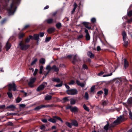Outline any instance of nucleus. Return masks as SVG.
<instances>
[{
  "label": "nucleus",
  "mask_w": 132,
  "mask_h": 132,
  "mask_svg": "<svg viewBox=\"0 0 132 132\" xmlns=\"http://www.w3.org/2000/svg\"><path fill=\"white\" fill-rule=\"evenodd\" d=\"M20 0H13L11 4L10 8L8 10L9 15H13L16 9V6L18 4Z\"/></svg>",
  "instance_id": "nucleus-1"
},
{
  "label": "nucleus",
  "mask_w": 132,
  "mask_h": 132,
  "mask_svg": "<svg viewBox=\"0 0 132 132\" xmlns=\"http://www.w3.org/2000/svg\"><path fill=\"white\" fill-rule=\"evenodd\" d=\"M19 46L21 50L25 51L29 47L30 45L24 42H21L19 43Z\"/></svg>",
  "instance_id": "nucleus-2"
},
{
  "label": "nucleus",
  "mask_w": 132,
  "mask_h": 132,
  "mask_svg": "<svg viewBox=\"0 0 132 132\" xmlns=\"http://www.w3.org/2000/svg\"><path fill=\"white\" fill-rule=\"evenodd\" d=\"M124 117L123 116H120L117 118L116 120L113 122V124L114 125H117L124 121Z\"/></svg>",
  "instance_id": "nucleus-3"
},
{
  "label": "nucleus",
  "mask_w": 132,
  "mask_h": 132,
  "mask_svg": "<svg viewBox=\"0 0 132 132\" xmlns=\"http://www.w3.org/2000/svg\"><path fill=\"white\" fill-rule=\"evenodd\" d=\"M66 92L68 95H73L76 94L77 91L76 89H71L67 90Z\"/></svg>",
  "instance_id": "nucleus-4"
},
{
  "label": "nucleus",
  "mask_w": 132,
  "mask_h": 132,
  "mask_svg": "<svg viewBox=\"0 0 132 132\" xmlns=\"http://www.w3.org/2000/svg\"><path fill=\"white\" fill-rule=\"evenodd\" d=\"M9 87V90L10 91L12 89L13 90L15 91L16 90V86L14 82H13L12 84H10L8 85Z\"/></svg>",
  "instance_id": "nucleus-5"
},
{
  "label": "nucleus",
  "mask_w": 132,
  "mask_h": 132,
  "mask_svg": "<svg viewBox=\"0 0 132 132\" xmlns=\"http://www.w3.org/2000/svg\"><path fill=\"white\" fill-rule=\"evenodd\" d=\"M47 85V83L46 82H44L42 84L40 85L37 88V91H39L43 89L45 87V86H46Z\"/></svg>",
  "instance_id": "nucleus-6"
},
{
  "label": "nucleus",
  "mask_w": 132,
  "mask_h": 132,
  "mask_svg": "<svg viewBox=\"0 0 132 132\" xmlns=\"http://www.w3.org/2000/svg\"><path fill=\"white\" fill-rule=\"evenodd\" d=\"M30 82L28 83V84L30 86L32 87H33V84L35 82L36 79L35 78L31 77L30 78Z\"/></svg>",
  "instance_id": "nucleus-7"
},
{
  "label": "nucleus",
  "mask_w": 132,
  "mask_h": 132,
  "mask_svg": "<svg viewBox=\"0 0 132 132\" xmlns=\"http://www.w3.org/2000/svg\"><path fill=\"white\" fill-rule=\"evenodd\" d=\"M85 32L86 33V35H85L86 40L87 41H88L90 39V36L88 33V30L85 29Z\"/></svg>",
  "instance_id": "nucleus-8"
},
{
  "label": "nucleus",
  "mask_w": 132,
  "mask_h": 132,
  "mask_svg": "<svg viewBox=\"0 0 132 132\" xmlns=\"http://www.w3.org/2000/svg\"><path fill=\"white\" fill-rule=\"evenodd\" d=\"M78 110V108L77 107L75 106L72 107L71 111L72 112L76 113L77 112Z\"/></svg>",
  "instance_id": "nucleus-9"
},
{
  "label": "nucleus",
  "mask_w": 132,
  "mask_h": 132,
  "mask_svg": "<svg viewBox=\"0 0 132 132\" xmlns=\"http://www.w3.org/2000/svg\"><path fill=\"white\" fill-rule=\"evenodd\" d=\"M76 82L78 85L82 87H83L85 85V84L82 83H81L78 80H76Z\"/></svg>",
  "instance_id": "nucleus-10"
},
{
  "label": "nucleus",
  "mask_w": 132,
  "mask_h": 132,
  "mask_svg": "<svg viewBox=\"0 0 132 132\" xmlns=\"http://www.w3.org/2000/svg\"><path fill=\"white\" fill-rule=\"evenodd\" d=\"M55 29L54 28H51L48 29L47 31L49 34H51L54 32Z\"/></svg>",
  "instance_id": "nucleus-11"
},
{
  "label": "nucleus",
  "mask_w": 132,
  "mask_h": 132,
  "mask_svg": "<svg viewBox=\"0 0 132 132\" xmlns=\"http://www.w3.org/2000/svg\"><path fill=\"white\" fill-rule=\"evenodd\" d=\"M122 35L123 36V41H125L126 39L127 38V35L126 32L123 31L122 33Z\"/></svg>",
  "instance_id": "nucleus-12"
},
{
  "label": "nucleus",
  "mask_w": 132,
  "mask_h": 132,
  "mask_svg": "<svg viewBox=\"0 0 132 132\" xmlns=\"http://www.w3.org/2000/svg\"><path fill=\"white\" fill-rule=\"evenodd\" d=\"M83 24L85 27L88 29H90L91 28L90 26H89V23L84 22L83 23Z\"/></svg>",
  "instance_id": "nucleus-13"
},
{
  "label": "nucleus",
  "mask_w": 132,
  "mask_h": 132,
  "mask_svg": "<svg viewBox=\"0 0 132 132\" xmlns=\"http://www.w3.org/2000/svg\"><path fill=\"white\" fill-rule=\"evenodd\" d=\"M34 39L38 41L39 39V35L38 34H35L34 35Z\"/></svg>",
  "instance_id": "nucleus-14"
},
{
  "label": "nucleus",
  "mask_w": 132,
  "mask_h": 132,
  "mask_svg": "<svg viewBox=\"0 0 132 132\" xmlns=\"http://www.w3.org/2000/svg\"><path fill=\"white\" fill-rule=\"evenodd\" d=\"M52 69L55 72H57L59 70V68L55 65H53L52 68Z\"/></svg>",
  "instance_id": "nucleus-15"
},
{
  "label": "nucleus",
  "mask_w": 132,
  "mask_h": 132,
  "mask_svg": "<svg viewBox=\"0 0 132 132\" xmlns=\"http://www.w3.org/2000/svg\"><path fill=\"white\" fill-rule=\"evenodd\" d=\"M128 62L125 59H124V67L125 68H126L128 66Z\"/></svg>",
  "instance_id": "nucleus-16"
},
{
  "label": "nucleus",
  "mask_w": 132,
  "mask_h": 132,
  "mask_svg": "<svg viewBox=\"0 0 132 132\" xmlns=\"http://www.w3.org/2000/svg\"><path fill=\"white\" fill-rule=\"evenodd\" d=\"M127 102L129 105L132 106V97L128 99Z\"/></svg>",
  "instance_id": "nucleus-17"
},
{
  "label": "nucleus",
  "mask_w": 132,
  "mask_h": 132,
  "mask_svg": "<svg viewBox=\"0 0 132 132\" xmlns=\"http://www.w3.org/2000/svg\"><path fill=\"white\" fill-rule=\"evenodd\" d=\"M52 80L54 82L57 83L60 82L61 81L60 79L58 78H53L52 79Z\"/></svg>",
  "instance_id": "nucleus-18"
},
{
  "label": "nucleus",
  "mask_w": 132,
  "mask_h": 132,
  "mask_svg": "<svg viewBox=\"0 0 132 132\" xmlns=\"http://www.w3.org/2000/svg\"><path fill=\"white\" fill-rule=\"evenodd\" d=\"M45 21L47 22V23L48 24H51L52 23L53 21V20L52 18H50L46 20Z\"/></svg>",
  "instance_id": "nucleus-19"
},
{
  "label": "nucleus",
  "mask_w": 132,
  "mask_h": 132,
  "mask_svg": "<svg viewBox=\"0 0 132 132\" xmlns=\"http://www.w3.org/2000/svg\"><path fill=\"white\" fill-rule=\"evenodd\" d=\"M74 8L71 12V14H72L75 12V10L77 7V4L75 2L73 5Z\"/></svg>",
  "instance_id": "nucleus-20"
},
{
  "label": "nucleus",
  "mask_w": 132,
  "mask_h": 132,
  "mask_svg": "<svg viewBox=\"0 0 132 132\" xmlns=\"http://www.w3.org/2000/svg\"><path fill=\"white\" fill-rule=\"evenodd\" d=\"M72 123L73 125L75 126H77L78 124L77 121L75 120H73L72 121Z\"/></svg>",
  "instance_id": "nucleus-21"
},
{
  "label": "nucleus",
  "mask_w": 132,
  "mask_h": 132,
  "mask_svg": "<svg viewBox=\"0 0 132 132\" xmlns=\"http://www.w3.org/2000/svg\"><path fill=\"white\" fill-rule=\"evenodd\" d=\"M70 103L71 105H74L76 103V100L74 98H71L70 100Z\"/></svg>",
  "instance_id": "nucleus-22"
},
{
  "label": "nucleus",
  "mask_w": 132,
  "mask_h": 132,
  "mask_svg": "<svg viewBox=\"0 0 132 132\" xmlns=\"http://www.w3.org/2000/svg\"><path fill=\"white\" fill-rule=\"evenodd\" d=\"M52 97L51 96L48 95H46L45 98V100H50L52 98Z\"/></svg>",
  "instance_id": "nucleus-23"
},
{
  "label": "nucleus",
  "mask_w": 132,
  "mask_h": 132,
  "mask_svg": "<svg viewBox=\"0 0 132 132\" xmlns=\"http://www.w3.org/2000/svg\"><path fill=\"white\" fill-rule=\"evenodd\" d=\"M87 55L91 58H93L94 57V54L90 51L88 52L87 53Z\"/></svg>",
  "instance_id": "nucleus-24"
},
{
  "label": "nucleus",
  "mask_w": 132,
  "mask_h": 132,
  "mask_svg": "<svg viewBox=\"0 0 132 132\" xmlns=\"http://www.w3.org/2000/svg\"><path fill=\"white\" fill-rule=\"evenodd\" d=\"M11 46V45L8 42H7L6 45V48L7 49V51L10 48Z\"/></svg>",
  "instance_id": "nucleus-25"
},
{
  "label": "nucleus",
  "mask_w": 132,
  "mask_h": 132,
  "mask_svg": "<svg viewBox=\"0 0 132 132\" xmlns=\"http://www.w3.org/2000/svg\"><path fill=\"white\" fill-rule=\"evenodd\" d=\"M45 59L44 58H42L39 60L40 63L43 64H44L45 63Z\"/></svg>",
  "instance_id": "nucleus-26"
},
{
  "label": "nucleus",
  "mask_w": 132,
  "mask_h": 132,
  "mask_svg": "<svg viewBox=\"0 0 132 132\" xmlns=\"http://www.w3.org/2000/svg\"><path fill=\"white\" fill-rule=\"evenodd\" d=\"M83 108L86 111L89 112V108L87 107L85 104L83 105Z\"/></svg>",
  "instance_id": "nucleus-27"
},
{
  "label": "nucleus",
  "mask_w": 132,
  "mask_h": 132,
  "mask_svg": "<svg viewBox=\"0 0 132 132\" xmlns=\"http://www.w3.org/2000/svg\"><path fill=\"white\" fill-rule=\"evenodd\" d=\"M51 69H52V68L50 65H48L47 66L46 68V69L48 71V72L47 73L46 75L48 73Z\"/></svg>",
  "instance_id": "nucleus-28"
},
{
  "label": "nucleus",
  "mask_w": 132,
  "mask_h": 132,
  "mask_svg": "<svg viewBox=\"0 0 132 132\" xmlns=\"http://www.w3.org/2000/svg\"><path fill=\"white\" fill-rule=\"evenodd\" d=\"M22 100V98L19 97H18L17 98L15 99L16 102V103H19Z\"/></svg>",
  "instance_id": "nucleus-29"
},
{
  "label": "nucleus",
  "mask_w": 132,
  "mask_h": 132,
  "mask_svg": "<svg viewBox=\"0 0 132 132\" xmlns=\"http://www.w3.org/2000/svg\"><path fill=\"white\" fill-rule=\"evenodd\" d=\"M41 107H41V105H39V106H37L36 107V108H35L34 109V110H35L37 111H38L40 109L42 108Z\"/></svg>",
  "instance_id": "nucleus-30"
},
{
  "label": "nucleus",
  "mask_w": 132,
  "mask_h": 132,
  "mask_svg": "<svg viewBox=\"0 0 132 132\" xmlns=\"http://www.w3.org/2000/svg\"><path fill=\"white\" fill-rule=\"evenodd\" d=\"M48 121L53 123H55L56 122V120H55L51 118L49 119Z\"/></svg>",
  "instance_id": "nucleus-31"
},
{
  "label": "nucleus",
  "mask_w": 132,
  "mask_h": 132,
  "mask_svg": "<svg viewBox=\"0 0 132 132\" xmlns=\"http://www.w3.org/2000/svg\"><path fill=\"white\" fill-rule=\"evenodd\" d=\"M85 98L87 100H88L89 98L88 94L86 92L85 93L84 96Z\"/></svg>",
  "instance_id": "nucleus-32"
},
{
  "label": "nucleus",
  "mask_w": 132,
  "mask_h": 132,
  "mask_svg": "<svg viewBox=\"0 0 132 132\" xmlns=\"http://www.w3.org/2000/svg\"><path fill=\"white\" fill-rule=\"evenodd\" d=\"M53 118L56 119H58L62 123H63V121L61 119V118H60V117L56 116H54L53 117Z\"/></svg>",
  "instance_id": "nucleus-33"
},
{
  "label": "nucleus",
  "mask_w": 132,
  "mask_h": 132,
  "mask_svg": "<svg viewBox=\"0 0 132 132\" xmlns=\"http://www.w3.org/2000/svg\"><path fill=\"white\" fill-rule=\"evenodd\" d=\"M65 124L67 126H68V127L70 128H72V125L70 123L68 122H66L65 123Z\"/></svg>",
  "instance_id": "nucleus-34"
},
{
  "label": "nucleus",
  "mask_w": 132,
  "mask_h": 132,
  "mask_svg": "<svg viewBox=\"0 0 132 132\" xmlns=\"http://www.w3.org/2000/svg\"><path fill=\"white\" fill-rule=\"evenodd\" d=\"M7 94L8 95L9 97L10 98H11L12 97L13 95L11 93L8 92L7 93Z\"/></svg>",
  "instance_id": "nucleus-35"
},
{
  "label": "nucleus",
  "mask_w": 132,
  "mask_h": 132,
  "mask_svg": "<svg viewBox=\"0 0 132 132\" xmlns=\"http://www.w3.org/2000/svg\"><path fill=\"white\" fill-rule=\"evenodd\" d=\"M126 39L125 41H124V44L123 45L124 46H127L128 44V41L126 40Z\"/></svg>",
  "instance_id": "nucleus-36"
},
{
  "label": "nucleus",
  "mask_w": 132,
  "mask_h": 132,
  "mask_svg": "<svg viewBox=\"0 0 132 132\" xmlns=\"http://www.w3.org/2000/svg\"><path fill=\"white\" fill-rule=\"evenodd\" d=\"M7 108L13 109L15 108V106L13 105H11L8 106Z\"/></svg>",
  "instance_id": "nucleus-37"
},
{
  "label": "nucleus",
  "mask_w": 132,
  "mask_h": 132,
  "mask_svg": "<svg viewBox=\"0 0 132 132\" xmlns=\"http://www.w3.org/2000/svg\"><path fill=\"white\" fill-rule=\"evenodd\" d=\"M56 26L57 28H59L61 26V24L60 23H58L56 24Z\"/></svg>",
  "instance_id": "nucleus-38"
},
{
  "label": "nucleus",
  "mask_w": 132,
  "mask_h": 132,
  "mask_svg": "<svg viewBox=\"0 0 132 132\" xmlns=\"http://www.w3.org/2000/svg\"><path fill=\"white\" fill-rule=\"evenodd\" d=\"M63 84L62 81H61V82L59 84L56 85H55V86L57 87H59L62 86Z\"/></svg>",
  "instance_id": "nucleus-39"
},
{
  "label": "nucleus",
  "mask_w": 132,
  "mask_h": 132,
  "mask_svg": "<svg viewBox=\"0 0 132 132\" xmlns=\"http://www.w3.org/2000/svg\"><path fill=\"white\" fill-rule=\"evenodd\" d=\"M43 68V66H40L39 71V73L40 74H42V73Z\"/></svg>",
  "instance_id": "nucleus-40"
},
{
  "label": "nucleus",
  "mask_w": 132,
  "mask_h": 132,
  "mask_svg": "<svg viewBox=\"0 0 132 132\" xmlns=\"http://www.w3.org/2000/svg\"><path fill=\"white\" fill-rule=\"evenodd\" d=\"M112 73L111 72L109 74H108L106 75H104L103 76V77H108L112 76Z\"/></svg>",
  "instance_id": "nucleus-41"
},
{
  "label": "nucleus",
  "mask_w": 132,
  "mask_h": 132,
  "mask_svg": "<svg viewBox=\"0 0 132 132\" xmlns=\"http://www.w3.org/2000/svg\"><path fill=\"white\" fill-rule=\"evenodd\" d=\"M129 114L130 118L132 120V112L130 110L129 111Z\"/></svg>",
  "instance_id": "nucleus-42"
},
{
  "label": "nucleus",
  "mask_w": 132,
  "mask_h": 132,
  "mask_svg": "<svg viewBox=\"0 0 132 132\" xmlns=\"http://www.w3.org/2000/svg\"><path fill=\"white\" fill-rule=\"evenodd\" d=\"M37 61V58L35 59L34 61L32 62L31 63V65H32L34 64H35L36 62Z\"/></svg>",
  "instance_id": "nucleus-43"
},
{
  "label": "nucleus",
  "mask_w": 132,
  "mask_h": 132,
  "mask_svg": "<svg viewBox=\"0 0 132 132\" xmlns=\"http://www.w3.org/2000/svg\"><path fill=\"white\" fill-rule=\"evenodd\" d=\"M109 126V124L108 123L104 126V129L105 130H107L108 129Z\"/></svg>",
  "instance_id": "nucleus-44"
},
{
  "label": "nucleus",
  "mask_w": 132,
  "mask_h": 132,
  "mask_svg": "<svg viewBox=\"0 0 132 132\" xmlns=\"http://www.w3.org/2000/svg\"><path fill=\"white\" fill-rule=\"evenodd\" d=\"M82 68L83 69L87 70L88 68L87 66L85 64H84L82 66Z\"/></svg>",
  "instance_id": "nucleus-45"
},
{
  "label": "nucleus",
  "mask_w": 132,
  "mask_h": 132,
  "mask_svg": "<svg viewBox=\"0 0 132 132\" xmlns=\"http://www.w3.org/2000/svg\"><path fill=\"white\" fill-rule=\"evenodd\" d=\"M51 38V37H46L45 39V42H48L50 40Z\"/></svg>",
  "instance_id": "nucleus-46"
},
{
  "label": "nucleus",
  "mask_w": 132,
  "mask_h": 132,
  "mask_svg": "<svg viewBox=\"0 0 132 132\" xmlns=\"http://www.w3.org/2000/svg\"><path fill=\"white\" fill-rule=\"evenodd\" d=\"M95 88V86H92L90 88V91L91 92H93Z\"/></svg>",
  "instance_id": "nucleus-47"
},
{
  "label": "nucleus",
  "mask_w": 132,
  "mask_h": 132,
  "mask_svg": "<svg viewBox=\"0 0 132 132\" xmlns=\"http://www.w3.org/2000/svg\"><path fill=\"white\" fill-rule=\"evenodd\" d=\"M72 107L71 106L69 105L66 106V109L67 110L69 109L71 111V109H72Z\"/></svg>",
  "instance_id": "nucleus-48"
},
{
  "label": "nucleus",
  "mask_w": 132,
  "mask_h": 132,
  "mask_svg": "<svg viewBox=\"0 0 132 132\" xmlns=\"http://www.w3.org/2000/svg\"><path fill=\"white\" fill-rule=\"evenodd\" d=\"M127 14L129 16H131L132 15V11H130L127 13Z\"/></svg>",
  "instance_id": "nucleus-49"
},
{
  "label": "nucleus",
  "mask_w": 132,
  "mask_h": 132,
  "mask_svg": "<svg viewBox=\"0 0 132 132\" xmlns=\"http://www.w3.org/2000/svg\"><path fill=\"white\" fill-rule=\"evenodd\" d=\"M104 94L106 95L108 94V90L106 89H104Z\"/></svg>",
  "instance_id": "nucleus-50"
},
{
  "label": "nucleus",
  "mask_w": 132,
  "mask_h": 132,
  "mask_svg": "<svg viewBox=\"0 0 132 132\" xmlns=\"http://www.w3.org/2000/svg\"><path fill=\"white\" fill-rule=\"evenodd\" d=\"M96 21V19L95 18H93L91 19V21L92 22L94 23Z\"/></svg>",
  "instance_id": "nucleus-51"
},
{
  "label": "nucleus",
  "mask_w": 132,
  "mask_h": 132,
  "mask_svg": "<svg viewBox=\"0 0 132 132\" xmlns=\"http://www.w3.org/2000/svg\"><path fill=\"white\" fill-rule=\"evenodd\" d=\"M108 103V102L106 101H105L103 102V105H106Z\"/></svg>",
  "instance_id": "nucleus-52"
},
{
  "label": "nucleus",
  "mask_w": 132,
  "mask_h": 132,
  "mask_svg": "<svg viewBox=\"0 0 132 132\" xmlns=\"http://www.w3.org/2000/svg\"><path fill=\"white\" fill-rule=\"evenodd\" d=\"M75 83V82L73 80H72L69 83V85H73Z\"/></svg>",
  "instance_id": "nucleus-53"
},
{
  "label": "nucleus",
  "mask_w": 132,
  "mask_h": 132,
  "mask_svg": "<svg viewBox=\"0 0 132 132\" xmlns=\"http://www.w3.org/2000/svg\"><path fill=\"white\" fill-rule=\"evenodd\" d=\"M37 71H38V69H35V71L34 72V73H33V75L34 76H35L36 75V74H37Z\"/></svg>",
  "instance_id": "nucleus-54"
},
{
  "label": "nucleus",
  "mask_w": 132,
  "mask_h": 132,
  "mask_svg": "<svg viewBox=\"0 0 132 132\" xmlns=\"http://www.w3.org/2000/svg\"><path fill=\"white\" fill-rule=\"evenodd\" d=\"M24 36V34L23 33H22L19 36V38L20 39L23 37Z\"/></svg>",
  "instance_id": "nucleus-55"
},
{
  "label": "nucleus",
  "mask_w": 132,
  "mask_h": 132,
  "mask_svg": "<svg viewBox=\"0 0 132 132\" xmlns=\"http://www.w3.org/2000/svg\"><path fill=\"white\" fill-rule=\"evenodd\" d=\"M83 37V35L82 34H81L78 36V38L79 39L82 38Z\"/></svg>",
  "instance_id": "nucleus-56"
},
{
  "label": "nucleus",
  "mask_w": 132,
  "mask_h": 132,
  "mask_svg": "<svg viewBox=\"0 0 132 132\" xmlns=\"http://www.w3.org/2000/svg\"><path fill=\"white\" fill-rule=\"evenodd\" d=\"M5 105H0V109H4L5 107Z\"/></svg>",
  "instance_id": "nucleus-57"
},
{
  "label": "nucleus",
  "mask_w": 132,
  "mask_h": 132,
  "mask_svg": "<svg viewBox=\"0 0 132 132\" xmlns=\"http://www.w3.org/2000/svg\"><path fill=\"white\" fill-rule=\"evenodd\" d=\"M47 108L49 107L51 108L53 107L54 106V105L53 104H51L50 105H47Z\"/></svg>",
  "instance_id": "nucleus-58"
},
{
  "label": "nucleus",
  "mask_w": 132,
  "mask_h": 132,
  "mask_svg": "<svg viewBox=\"0 0 132 132\" xmlns=\"http://www.w3.org/2000/svg\"><path fill=\"white\" fill-rule=\"evenodd\" d=\"M77 56V55H74V57L73 58V63H75L74 61H76V59L75 58V57Z\"/></svg>",
  "instance_id": "nucleus-59"
},
{
  "label": "nucleus",
  "mask_w": 132,
  "mask_h": 132,
  "mask_svg": "<svg viewBox=\"0 0 132 132\" xmlns=\"http://www.w3.org/2000/svg\"><path fill=\"white\" fill-rule=\"evenodd\" d=\"M7 125L9 126H12L13 125V123L12 122H9L7 123Z\"/></svg>",
  "instance_id": "nucleus-60"
},
{
  "label": "nucleus",
  "mask_w": 132,
  "mask_h": 132,
  "mask_svg": "<svg viewBox=\"0 0 132 132\" xmlns=\"http://www.w3.org/2000/svg\"><path fill=\"white\" fill-rule=\"evenodd\" d=\"M30 40V39L29 38H27L25 40V43H28L29 42Z\"/></svg>",
  "instance_id": "nucleus-61"
},
{
  "label": "nucleus",
  "mask_w": 132,
  "mask_h": 132,
  "mask_svg": "<svg viewBox=\"0 0 132 132\" xmlns=\"http://www.w3.org/2000/svg\"><path fill=\"white\" fill-rule=\"evenodd\" d=\"M42 121L44 123L46 122H47V119H42Z\"/></svg>",
  "instance_id": "nucleus-62"
},
{
  "label": "nucleus",
  "mask_w": 132,
  "mask_h": 132,
  "mask_svg": "<svg viewBox=\"0 0 132 132\" xmlns=\"http://www.w3.org/2000/svg\"><path fill=\"white\" fill-rule=\"evenodd\" d=\"M44 32H41L40 33V37H42L44 36Z\"/></svg>",
  "instance_id": "nucleus-63"
},
{
  "label": "nucleus",
  "mask_w": 132,
  "mask_h": 132,
  "mask_svg": "<svg viewBox=\"0 0 132 132\" xmlns=\"http://www.w3.org/2000/svg\"><path fill=\"white\" fill-rule=\"evenodd\" d=\"M104 73V72L103 71H102L100 72L99 73L98 75L99 76H101V75H103Z\"/></svg>",
  "instance_id": "nucleus-64"
}]
</instances>
